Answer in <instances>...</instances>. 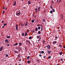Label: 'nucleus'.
Wrapping results in <instances>:
<instances>
[{"label": "nucleus", "instance_id": "052dcab7", "mask_svg": "<svg viewBox=\"0 0 65 65\" xmlns=\"http://www.w3.org/2000/svg\"><path fill=\"white\" fill-rule=\"evenodd\" d=\"M3 9H5V7H4L3 8Z\"/></svg>", "mask_w": 65, "mask_h": 65}, {"label": "nucleus", "instance_id": "bb28decb", "mask_svg": "<svg viewBox=\"0 0 65 65\" xmlns=\"http://www.w3.org/2000/svg\"><path fill=\"white\" fill-rule=\"evenodd\" d=\"M34 21H35L34 20H32L31 21V22L32 23H34Z\"/></svg>", "mask_w": 65, "mask_h": 65}, {"label": "nucleus", "instance_id": "774afa93", "mask_svg": "<svg viewBox=\"0 0 65 65\" xmlns=\"http://www.w3.org/2000/svg\"><path fill=\"white\" fill-rule=\"evenodd\" d=\"M4 61H6V60H5Z\"/></svg>", "mask_w": 65, "mask_h": 65}, {"label": "nucleus", "instance_id": "3c124183", "mask_svg": "<svg viewBox=\"0 0 65 65\" xmlns=\"http://www.w3.org/2000/svg\"><path fill=\"white\" fill-rule=\"evenodd\" d=\"M19 61H21V59H19Z\"/></svg>", "mask_w": 65, "mask_h": 65}, {"label": "nucleus", "instance_id": "6ab92c4d", "mask_svg": "<svg viewBox=\"0 0 65 65\" xmlns=\"http://www.w3.org/2000/svg\"><path fill=\"white\" fill-rule=\"evenodd\" d=\"M30 58V56H28L27 58V59H29Z\"/></svg>", "mask_w": 65, "mask_h": 65}, {"label": "nucleus", "instance_id": "a211bd4d", "mask_svg": "<svg viewBox=\"0 0 65 65\" xmlns=\"http://www.w3.org/2000/svg\"><path fill=\"white\" fill-rule=\"evenodd\" d=\"M18 44V43H16V44H15L13 45H17Z\"/></svg>", "mask_w": 65, "mask_h": 65}, {"label": "nucleus", "instance_id": "aec40b11", "mask_svg": "<svg viewBox=\"0 0 65 65\" xmlns=\"http://www.w3.org/2000/svg\"><path fill=\"white\" fill-rule=\"evenodd\" d=\"M50 8H51V9H53V7L52 6H50Z\"/></svg>", "mask_w": 65, "mask_h": 65}, {"label": "nucleus", "instance_id": "4d7b16f0", "mask_svg": "<svg viewBox=\"0 0 65 65\" xmlns=\"http://www.w3.org/2000/svg\"><path fill=\"white\" fill-rule=\"evenodd\" d=\"M63 48H65V46H64L63 47Z\"/></svg>", "mask_w": 65, "mask_h": 65}, {"label": "nucleus", "instance_id": "2eb2a0df", "mask_svg": "<svg viewBox=\"0 0 65 65\" xmlns=\"http://www.w3.org/2000/svg\"><path fill=\"white\" fill-rule=\"evenodd\" d=\"M24 35H25V34H24V33H23L22 34V36H24Z\"/></svg>", "mask_w": 65, "mask_h": 65}, {"label": "nucleus", "instance_id": "f3484780", "mask_svg": "<svg viewBox=\"0 0 65 65\" xmlns=\"http://www.w3.org/2000/svg\"><path fill=\"white\" fill-rule=\"evenodd\" d=\"M59 55H61L62 54V52H60L59 53Z\"/></svg>", "mask_w": 65, "mask_h": 65}, {"label": "nucleus", "instance_id": "7c9ffc66", "mask_svg": "<svg viewBox=\"0 0 65 65\" xmlns=\"http://www.w3.org/2000/svg\"><path fill=\"white\" fill-rule=\"evenodd\" d=\"M37 37L38 39L39 38V36H37Z\"/></svg>", "mask_w": 65, "mask_h": 65}, {"label": "nucleus", "instance_id": "b1692460", "mask_svg": "<svg viewBox=\"0 0 65 65\" xmlns=\"http://www.w3.org/2000/svg\"><path fill=\"white\" fill-rule=\"evenodd\" d=\"M27 33L26 32L25 34V36H27Z\"/></svg>", "mask_w": 65, "mask_h": 65}, {"label": "nucleus", "instance_id": "37998d69", "mask_svg": "<svg viewBox=\"0 0 65 65\" xmlns=\"http://www.w3.org/2000/svg\"><path fill=\"white\" fill-rule=\"evenodd\" d=\"M52 2L53 4H54V1H52Z\"/></svg>", "mask_w": 65, "mask_h": 65}, {"label": "nucleus", "instance_id": "58836bf2", "mask_svg": "<svg viewBox=\"0 0 65 65\" xmlns=\"http://www.w3.org/2000/svg\"><path fill=\"white\" fill-rule=\"evenodd\" d=\"M51 58V56H49L48 57V59H50V58Z\"/></svg>", "mask_w": 65, "mask_h": 65}, {"label": "nucleus", "instance_id": "0e129e2a", "mask_svg": "<svg viewBox=\"0 0 65 65\" xmlns=\"http://www.w3.org/2000/svg\"><path fill=\"white\" fill-rule=\"evenodd\" d=\"M18 50L19 51H20V50L19 49H18Z\"/></svg>", "mask_w": 65, "mask_h": 65}, {"label": "nucleus", "instance_id": "5fc2aeb1", "mask_svg": "<svg viewBox=\"0 0 65 65\" xmlns=\"http://www.w3.org/2000/svg\"><path fill=\"white\" fill-rule=\"evenodd\" d=\"M2 23H4V21H2Z\"/></svg>", "mask_w": 65, "mask_h": 65}, {"label": "nucleus", "instance_id": "c03bdc74", "mask_svg": "<svg viewBox=\"0 0 65 65\" xmlns=\"http://www.w3.org/2000/svg\"><path fill=\"white\" fill-rule=\"evenodd\" d=\"M7 24V23L5 24H4V26H6V25Z\"/></svg>", "mask_w": 65, "mask_h": 65}, {"label": "nucleus", "instance_id": "0eeeda50", "mask_svg": "<svg viewBox=\"0 0 65 65\" xmlns=\"http://www.w3.org/2000/svg\"><path fill=\"white\" fill-rule=\"evenodd\" d=\"M6 42H7V43H8L9 42V41L7 39H6L5 40Z\"/></svg>", "mask_w": 65, "mask_h": 65}, {"label": "nucleus", "instance_id": "9d476101", "mask_svg": "<svg viewBox=\"0 0 65 65\" xmlns=\"http://www.w3.org/2000/svg\"><path fill=\"white\" fill-rule=\"evenodd\" d=\"M16 5V1H15L14 4H13V6H15Z\"/></svg>", "mask_w": 65, "mask_h": 65}, {"label": "nucleus", "instance_id": "a878e982", "mask_svg": "<svg viewBox=\"0 0 65 65\" xmlns=\"http://www.w3.org/2000/svg\"><path fill=\"white\" fill-rule=\"evenodd\" d=\"M44 52L43 51H42L41 52L42 54H44Z\"/></svg>", "mask_w": 65, "mask_h": 65}, {"label": "nucleus", "instance_id": "f257e3e1", "mask_svg": "<svg viewBox=\"0 0 65 65\" xmlns=\"http://www.w3.org/2000/svg\"><path fill=\"white\" fill-rule=\"evenodd\" d=\"M15 28H16V30L17 31H18V29L19 28V27H18V25L17 24L15 26Z\"/></svg>", "mask_w": 65, "mask_h": 65}, {"label": "nucleus", "instance_id": "f704fd0d", "mask_svg": "<svg viewBox=\"0 0 65 65\" xmlns=\"http://www.w3.org/2000/svg\"><path fill=\"white\" fill-rule=\"evenodd\" d=\"M5 11H3V14H4V13H5Z\"/></svg>", "mask_w": 65, "mask_h": 65}, {"label": "nucleus", "instance_id": "f03ea898", "mask_svg": "<svg viewBox=\"0 0 65 65\" xmlns=\"http://www.w3.org/2000/svg\"><path fill=\"white\" fill-rule=\"evenodd\" d=\"M47 52L49 54H50L51 53V51H50L48 50H47Z\"/></svg>", "mask_w": 65, "mask_h": 65}, {"label": "nucleus", "instance_id": "6e6d98bb", "mask_svg": "<svg viewBox=\"0 0 65 65\" xmlns=\"http://www.w3.org/2000/svg\"><path fill=\"white\" fill-rule=\"evenodd\" d=\"M32 32H33V33H34V32H35V31H34V30H33Z\"/></svg>", "mask_w": 65, "mask_h": 65}, {"label": "nucleus", "instance_id": "f8f14e48", "mask_svg": "<svg viewBox=\"0 0 65 65\" xmlns=\"http://www.w3.org/2000/svg\"><path fill=\"white\" fill-rule=\"evenodd\" d=\"M35 10L36 11V12H38V10L37 9V8H36L35 9Z\"/></svg>", "mask_w": 65, "mask_h": 65}, {"label": "nucleus", "instance_id": "a19ab883", "mask_svg": "<svg viewBox=\"0 0 65 65\" xmlns=\"http://www.w3.org/2000/svg\"><path fill=\"white\" fill-rule=\"evenodd\" d=\"M30 61H28L27 62V63H30Z\"/></svg>", "mask_w": 65, "mask_h": 65}, {"label": "nucleus", "instance_id": "4c0bfd02", "mask_svg": "<svg viewBox=\"0 0 65 65\" xmlns=\"http://www.w3.org/2000/svg\"><path fill=\"white\" fill-rule=\"evenodd\" d=\"M52 10H53V12H55V10L54 9H52Z\"/></svg>", "mask_w": 65, "mask_h": 65}, {"label": "nucleus", "instance_id": "2f4dec72", "mask_svg": "<svg viewBox=\"0 0 65 65\" xmlns=\"http://www.w3.org/2000/svg\"><path fill=\"white\" fill-rule=\"evenodd\" d=\"M38 28V29L39 30H40V27H39Z\"/></svg>", "mask_w": 65, "mask_h": 65}, {"label": "nucleus", "instance_id": "338daca9", "mask_svg": "<svg viewBox=\"0 0 65 65\" xmlns=\"http://www.w3.org/2000/svg\"><path fill=\"white\" fill-rule=\"evenodd\" d=\"M57 65H59V64H57Z\"/></svg>", "mask_w": 65, "mask_h": 65}, {"label": "nucleus", "instance_id": "c85d7f7f", "mask_svg": "<svg viewBox=\"0 0 65 65\" xmlns=\"http://www.w3.org/2000/svg\"><path fill=\"white\" fill-rule=\"evenodd\" d=\"M14 53H18V52H17V51H15Z\"/></svg>", "mask_w": 65, "mask_h": 65}, {"label": "nucleus", "instance_id": "79ce46f5", "mask_svg": "<svg viewBox=\"0 0 65 65\" xmlns=\"http://www.w3.org/2000/svg\"><path fill=\"white\" fill-rule=\"evenodd\" d=\"M46 58V56H44L43 58Z\"/></svg>", "mask_w": 65, "mask_h": 65}, {"label": "nucleus", "instance_id": "49530a36", "mask_svg": "<svg viewBox=\"0 0 65 65\" xmlns=\"http://www.w3.org/2000/svg\"><path fill=\"white\" fill-rule=\"evenodd\" d=\"M39 56L40 57H41V56H42V55L41 54L39 55Z\"/></svg>", "mask_w": 65, "mask_h": 65}, {"label": "nucleus", "instance_id": "e433bc0d", "mask_svg": "<svg viewBox=\"0 0 65 65\" xmlns=\"http://www.w3.org/2000/svg\"><path fill=\"white\" fill-rule=\"evenodd\" d=\"M60 60L61 61H63V59H60Z\"/></svg>", "mask_w": 65, "mask_h": 65}, {"label": "nucleus", "instance_id": "393cba45", "mask_svg": "<svg viewBox=\"0 0 65 65\" xmlns=\"http://www.w3.org/2000/svg\"><path fill=\"white\" fill-rule=\"evenodd\" d=\"M32 37H29V39H32Z\"/></svg>", "mask_w": 65, "mask_h": 65}, {"label": "nucleus", "instance_id": "603ef678", "mask_svg": "<svg viewBox=\"0 0 65 65\" xmlns=\"http://www.w3.org/2000/svg\"><path fill=\"white\" fill-rule=\"evenodd\" d=\"M10 45L9 44H8L7 45V46H9V45Z\"/></svg>", "mask_w": 65, "mask_h": 65}, {"label": "nucleus", "instance_id": "a18cd8bd", "mask_svg": "<svg viewBox=\"0 0 65 65\" xmlns=\"http://www.w3.org/2000/svg\"><path fill=\"white\" fill-rule=\"evenodd\" d=\"M43 43H45V40H44L43 41Z\"/></svg>", "mask_w": 65, "mask_h": 65}, {"label": "nucleus", "instance_id": "864d4df0", "mask_svg": "<svg viewBox=\"0 0 65 65\" xmlns=\"http://www.w3.org/2000/svg\"><path fill=\"white\" fill-rule=\"evenodd\" d=\"M19 48L20 49V50H22V48H21V47H19Z\"/></svg>", "mask_w": 65, "mask_h": 65}, {"label": "nucleus", "instance_id": "680f3d73", "mask_svg": "<svg viewBox=\"0 0 65 65\" xmlns=\"http://www.w3.org/2000/svg\"><path fill=\"white\" fill-rule=\"evenodd\" d=\"M29 41H28L27 40V41H26V42H29Z\"/></svg>", "mask_w": 65, "mask_h": 65}, {"label": "nucleus", "instance_id": "412c9836", "mask_svg": "<svg viewBox=\"0 0 65 65\" xmlns=\"http://www.w3.org/2000/svg\"><path fill=\"white\" fill-rule=\"evenodd\" d=\"M20 56H21V55L20 54H19L18 56V57H20Z\"/></svg>", "mask_w": 65, "mask_h": 65}, {"label": "nucleus", "instance_id": "ea45409f", "mask_svg": "<svg viewBox=\"0 0 65 65\" xmlns=\"http://www.w3.org/2000/svg\"><path fill=\"white\" fill-rule=\"evenodd\" d=\"M6 57H8V54H6Z\"/></svg>", "mask_w": 65, "mask_h": 65}, {"label": "nucleus", "instance_id": "69168bd1", "mask_svg": "<svg viewBox=\"0 0 65 65\" xmlns=\"http://www.w3.org/2000/svg\"><path fill=\"white\" fill-rule=\"evenodd\" d=\"M38 25V26H40L39 25V24H38V25Z\"/></svg>", "mask_w": 65, "mask_h": 65}, {"label": "nucleus", "instance_id": "4468645a", "mask_svg": "<svg viewBox=\"0 0 65 65\" xmlns=\"http://www.w3.org/2000/svg\"><path fill=\"white\" fill-rule=\"evenodd\" d=\"M38 34H41V32L40 31H39L38 32Z\"/></svg>", "mask_w": 65, "mask_h": 65}, {"label": "nucleus", "instance_id": "20e7f679", "mask_svg": "<svg viewBox=\"0 0 65 65\" xmlns=\"http://www.w3.org/2000/svg\"><path fill=\"white\" fill-rule=\"evenodd\" d=\"M58 3H60V2H61V0H57V3H58Z\"/></svg>", "mask_w": 65, "mask_h": 65}, {"label": "nucleus", "instance_id": "cd10ccee", "mask_svg": "<svg viewBox=\"0 0 65 65\" xmlns=\"http://www.w3.org/2000/svg\"><path fill=\"white\" fill-rule=\"evenodd\" d=\"M59 46L61 47H62V45H61V44H60L59 45Z\"/></svg>", "mask_w": 65, "mask_h": 65}, {"label": "nucleus", "instance_id": "72a5a7b5", "mask_svg": "<svg viewBox=\"0 0 65 65\" xmlns=\"http://www.w3.org/2000/svg\"><path fill=\"white\" fill-rule=\"evenodd\" d=\"M21 26H24V24H22V23H21Z\"/></svg>", "mask_w": 65, "mask_h": 65}, {"label": "nucleus", "instance_id": "1a4fd4ad", "mask_svg": "<svg viewBox=\"0 0 65 65\" xmlns=\"http://www.w3.org/2000/svg\"><path fill=\"white\" fill-rule=\"evenodd\" d=\"M2 48H3V47H1L0 48V51H2Z\"/></svg>", "mask_w": 65, "mask_h": 65}, {"label": "nucleus", "instance_id": "09e8293b", "mask_svg": "<svg viewBox=\"0 0 65 65\" xmlns=\"http://www.w3.org/2000/svg\"><path fill=\"white\" fill-rule=\"evenodd\" d=\"M55 38H56V39H57V38H58V37H55Z\"/></svg>", "mask_w": 65, "mask_h": 65}, {"label": "nucleus", "instance_id": "8fccbe9b", "mask_svg": "<svg viewBox=\"0 0 65 65\" xmlns=\"http://www.w3.org/2000/svg\"><path fill=\"white\" fill-rule=\"evenodd\" d=\"M39 40H40V39H41V38L40 37L39 38Z\"/></svg>", "mask_w": 65, "mask_h": 65}, {"label": "nucleus", "instance_id": "6e6552de", "mask_svg": "<svg viewBox=\"0 0 65 65\" xmlns=\"http://www.w3.org/2000/svg\"><path fill=\"white\" fill-rule=\"evenodd\" d=\"M25 25V26H28V22H26V23Z\"/></svg>", "mask_w": 65, "mask_h": 65}, {"label": "nucleus", "instance_id": "dca6fc26", "mask_svg": "<svg viewBox=\"0 0 65 65\" xmlns=\"http://www.w3.org/2000/svg\"><path fill=\"white\" fill-rule=\"evenodd\" d=\"M28 3L29 4H31V3H30V1H29L28 2Z\"/></svg>", "mask_w": 65, "mask_h": 65}, {"label": "nucleus", "instance_id": "de8ad7c7", "mask_svg": "<svg viewBox=\"0 0 65 65\" xmlns=\"http://www.w3.org/2000/svg\"><path fill=\"white\" fill-rule=\"evenodd\" d=\"M42 28H41V31H43V29H42V28L43 27H41Z\"/></svg>", "mask_w": 65, "mask_h": 65}, {"label": "nucleus", "instance_id": "39448f33", "mask_svg": "<svg viewBox=\"0 0 65 65\" xmlns=\"http://www.w3.org/2000/svg\"><path fill=\"white\" fill-rule=\"evenodd\" d=\"M57 41H54L52 43L53 44H56V43H57Z\"/></svg>", "mask_w": 65, "mask_h": 65}, {"label": "nucleus", "instance_id": "bf43d9fd", "mask_svg": "<svg viewBox=\"0 0 65 65\" xmlns=\"http://www.w3.org/2000/svg\"><path fill=\"white\" fill-rule=\"evenodd\" d=\"M28 42H29V44H30V41H29Z\"/></svg>", "mask_w": 65, "mask_h": 65}, {"label": "nucleus", "instance_id": "4be33fe9", "mask_svg": "<svg viewBox=\"0 0 65 65\" xmlns=\"http://www.w3.org/2000/svg\"><path fill=\"white\" fill-rule=\"evenodd\" d=\"M40 7H39L38 8V10L39 11H40Z\"/></svg>", "mask_w": 65, "mask_h": 65}, {"label": "nucleus", "instance_id": "c756f323", "mask_svg": "<svg viewBox=\"0 0 65 65\" xmlns=\"http://www.w3.org/2000/svg\"><path fill=\"white\" fill-rule=\"evenodd\" d=\"M43 22H45V19H43Z\"/></svg>", "mask_w": 65, "mask_h": 65}, {"label": "nucleus", "instance_id": "473e14b6", "mask_svg": "<svg viewBox=\"0 0 65 65\" xmlns=\"http://www.w3.org/2000/svg\"><path fill=\"white\" fill-rule=\"evenodd\" d=\"M50 12L51 13H53V11H52V10Z\"/></svg>", "mask_w": 65, "mask_h": 65}, {"label": "nucleus", "instance_id": "5701e85b", "mask_svg": "<svg viewBox=\"0 0 65 65\" xmlns=\"http://www.w3.org/2000/svg\"><path fill=\"white\" fill-rule=\"evenodd\" d=\"M7 38H10V36H7L6 37Z\"/></svg>", "mask_w": 65, "mask_h": 65}, {"label": "nucleus", "instance_id": "e2e57ef3", "mask_svg": "<svg viewBox=\"0 0 65 65\" xmlns=\"http://www.w3.org/2000/svg\"><path fill=\"white\" fill-rule=\"evenodd\" d=\"M7 9V8H6L5 10H6Z\"/></svg>", "mask_w": 65, "mask_h": 65}, {"label": "nucleus", "instance_id": "9b49d317", "mask_svg": "<svg viewBox=\"0 0 65 65\" xmlns=\"http://www.w3.org/2000/svg\"><path fill=\"white\" fill-rule=\"evenodd\" d=\"M19 44L20 46H21V45H22V43H19Z\"/></svg>", "mask_w": 65, "mask_h": 65}, {"label": "nucleus", "instance_id": "c9c22d12", "mask_svg": "<svg viewBox=\"0 0 65 65\" xmlns=\"http://www.w3.org/2000/svg\"><path fill=\"white\" fill-rule=\"evenodd\" d=\"M40 26H41V28H43V26H42V25H41V24H40Z\"/></svg>", "mask_w": 65, "mask_h": 65}, {"label": "nucleus", "instance_id": "ddd939ff", "mask_svg": "<svg viewBox=\"0 0 65 65\" xmlns=\"http://www.w3.org/2000/svg\"><path fill=\"white\" fill-rule=\"evenodd\" d=\"M38 30V28H36L35 29V31H37Z\"/></svg>", "mask_w": 65, "mask_h": 65}, {"label": "nucleus", "instance_id": "13d9d810", "mask_svg": "<svg viewBox=\"0 0 65 65\" xmlns=\"http://www.w3.org/2000/svg\"><path fill=\"white\" fill-rule=\"evenodd\" d=\"M4 26H4H4H2V28H4Z\"/></svg>", "mask_w": 65, "mask_h": 65}, {"label": "nucleus", "instance_id": "423d86ee", "mask_svg": "<svg viewBox=\"0 0 65 65\" xmlns=\"http://www.w3.org/2000/svg\"><path fill=\"white\" fill-rule=\"evenodd\" d=\"M20 14H21V12H19L18 13H16V14L17 15V16H19V15Z\"/></svg>", "mask_w": 65, "mask_h": 65}, {"label": "nucleus", "instance_id": "7ed1b4c3", "mask_svg": "<svg viewBox=\"0 0 65 65\" xmlns=\"http://www.w3.org/2000/svg\"><path fill=\"white\" fill-rule=\"evenodd\" d=\"M46 47H48V49L50 50V48H51V46H50V45H48Z\"/></svg>", "mask_w": 65, "mask_h": 65}]
</instances>
